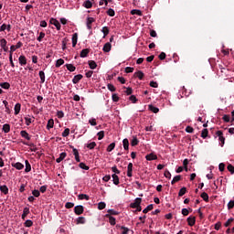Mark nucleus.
<instances>
[{"label":"nucleus","mask_w":234,"mask_h":234,"mask_svg":"<svg viewBox=\"0 0 234 234\" xmlns=\"http://www.w3.org/2000/svg\"><path fill=\"white\" fill-rule=\"evenodd\" d=\"M216 136L218 137L220 146L224 147V144H226V138L224 137V133H222V131L216 132Z\"/></svg>","instance_id":"obj_1"},{"label":"nucleus","mask_w":234,"mask_h":234,"mask_svg":"<svg viewBox=\"0 0 234 234\" xmlns=\"http://www.w3.org/2000/svg\"><path fill=\"white\" fill-rule=\"evenodd\" d=\"M49 23H50V25H54V27H56L57 30H61V24L59 23V21H58V19L50 18Z\"/></svg>","instance_id":"obj_2"},{"label":"nucleus","mask_w":234,"mask_h":234,"mask_svg":"<svg viewBox=\"0 0 234 234\" xmlns=\"http://www.w3.org/2000/svg\"><path fill=\"white\" fill-rule=\"evenodd\" d=\"M83 211H85V207L83 206L79 205L74 207L75 215H83Z\"/></svg>","instance_id":"obj_3"},{"label":"nucleus","mask_w":234,"mask_h":234,"mask_svg":"<svg viewBox=\"0 0 234 234\" xmlns=\"http://www.w3.org/2000/svg\"><path fill=\"white\" fill-rule=\"evenodd\" d=\"M140 204H142V197H137L135 198L133 203L130 204V207H132L133 209H136V207H138Z\"/></svg>","instance_id":"obj_4"},{"label":"nucleus","mask_w":234,"mask_h":234,"mask_svg":"<svg viewBox=\"0 0 234 234\" xmlns=\"http://www.w3.org/2000/svg\"><path fill=\"white\" fill-rule=\"evenodd\" d=\"M95 21H96V19H94V17L89 16V17L87 18L86 25H87L88 30H92V24H93Z\"/></svg>","instance_id":"obj_5"},{"label":"nucleus","mask_w":234,"mask_h":234,"mask_svg":"<svg viewBox=\"0 0 234 234\" xmlns=\"http://www.w3.org/2000/svg\"><path fill=\"white\" fill-rule=\"evenodd\" d=\"M81 80H83V75L81 74H78L76 76H74V78L72 79V83H74V85L80 83V81H81Z\"/></svg>","instance_id":"obj_6"},{"label":"nucleus","mask_w":234,"mask_h":234,"mask_svg":"<svg viewBox=\"0 0 234 234\" xmlns=\"http://www.w3.org/2000/svg\"><path fill=\"white\" fill-rule=\"evenodd\" d=\"M188 226L193 227L197 223V218L195 217H188L186 219Z\"/></svg>","instance_id":"obj_7"},{"label":"nucleus","mask_w":234,"mask_h":234,"mask_svg":"<svg viewBox=\"0 0 234 234\" xmlns=\"http://www.w3.org/2000/svg\"><path fill=\"white\" fill-rule=\"evenodd\" d=\"M219 70H221V74L228 75V72H229V69L226 67V65L219 64L218 65Z\"/></svg>","instance_id":"obj_8"},{"label":"nucleus","mask_w":234,"mask_h":234,"mask_svg":"<svg viewBox=\"0 0 234 234\" xmlns=\"http://www.w3.org/2000/svg\"><path fill=\"white\" fill-rule=\"evenodd\" d=\"M18 61H19V65H21V67H24V65H27V57H25V55H21L18 58Z\"/></svg>","instance_id":"obj_9"},{"label":"nucleus","mask_w":234,"mask_h":234,"mask_svg":"<svg viewBox=\"0 0 234 234\" xmlns=\"http://www.w3.org/2000/svg\"><path fill=\"white\" fill-rule=\"evenodd\" d=\"M111 48H112V45H111V42H107L104 44L102 50L103 52H111Z\"/></svg>","instance_id":"obj_10"},{"label":"nucleus","mask_w":234,"mask_h":234,"mask_svg":"<svg viewBox=\"0 0 234 234\" xmlns=\"http://www.w3.org/2000/svg\"><path fill=\"white\" fill-rule=\"evenodd\" d=\"M145 159L148 160V162H151L153 160H158V156L154 154H149L145 156Z\"/></svg>","instance_id":"obj_11"},{"label":"nucleus","mask_w":234,"mask_h":234,"mask_svg":"<svg viewBox=\"0 0 234 234\" xmlns=\"http://www.w3.org/2000/svg\"><path fill=\"white\" fill-rule=\"evenodd\" d=\"M65 158H67V153L63 152L59 154V157L56 159L57 164H60Z\"/></svg>","instance_id":"obj_12"},{"label":"nucleus","mask_w":234,"mask_h":234,"mask_svg":"<svg viewBox=\"0 0 234 234\" xmlns=\"http://www.w3.org/2000/svg\"><path fill=\"white\" fill-rule=\"evenodd\" d=\"M106 218H109V222L111 226H115L116 225V218L109 214H106Z\"/></svg>","instance_id":"obj_13"},{"label":"nucleus","mask_w":234,"mask_h":234,"mask_svg":"<svg viewBox=\"0 0 234 234\" xmlns=\"http://www.w3.org/2000/svg\"><path fill=\"white\" fill-rule=\"evenodd\" d=\"M90 52V49L89 48H84L80 51V58H87L89 56V53Z\"/></svg>","instance_id":"obj_14"},{"label":"nucleus","mask_w":234,"mask_h":234,"mask_svg":"<svg viewBox=\"0 0 234 234\" xmlns=\"http://www.w3.org/2000/svg\"><path fill=\"white\" fill-rule=\"evenodd\" d=\"M127 176H133V163H129L127 166Z\"/></svg>","instance_id":"obj_15"},{"label":"nucleus","mask_w":234,"mask_h":234,"mask_svg":"<svg viewBox=\"0 0 234 234\" xmlns=\"http://www.w3.org/2000/svg\"><path fill=\"white\" fill-rule=\"evenodd\" d=\"M73 149V154L75 156V160L76 162H81V160L80 159V152L78 151V149L72 147Z\"/></svg>","instance_id":"obj_16"},{"label":"nucleus","mask_w":234,"mask_h":234,"mask_svg":"<svg viewBox=\"0 0 234 234\" xmlns=\"http://www.w3.org/2000/svg\"><path fill=\"white\" fill-rule=\"evenodd\" d=\"M112 182L115 186H118L120 184V177L116 174H113L112 176Z\"/></svg>","instance_id":"obj_17"},{"label":"nucleus","mask_w":234,"mask_h":234,"mask_svg":"<svg viewBox=\"0 0 234 234\" xmlns=\"http://www.w3.org/2000/svg\"><path fill=\"white\" fill-rule=\"evenodd\" d=\"M149 111H151L152 112H154V114H157V112H160V109L154 107L153 104H150L148 106Z\"/></svg>","instance_id":"obj_18"},{"label":"nucleus","mask_w":234,"mask_h":234,"mask_svg":"<svg viewBox=\"0 0 234 234\" xmlns=\"http://www.w3.org/2000/svg\"><path fill=\"white\" fill-rule=\"evenodd\" d=\"M122 145L124 151H129V139L125 138L122 140Z\"/></svg>","instance_id":"obj_19"},{"label":"nucleus","mask_w":234,"mask_h":234,"mask_svg":"<svg viewBox=\"0 0 234 234\" xmlns=\"http://www.w3.org/2000/svg\"><path fill=\"white\" fill-rule=\"evenodd\" d=\"M138 144H140V141L138 140V138L136 136H133V140L131 141L132 147H136V145H138Z\"/></svg>","instance_id":"obj_20"},{"label":"nucleus","mask_w":234,"mask_h":234,"mask_svg":"<svg viewBox=\"0 0 234 234\" xmlns=\"http://www.w3.org/2000/svg\"><path fill=\"white\" fill-rule=\"evenodd\" d=\"M76 45H78V33L72 35V47H76Z\"/></svg>","instance_id":"obj_21"},{"label":"nucleus","mask_w":234,"mask_h":234,"mask_svg":"<svg viewBox=\"0 0 234 234\" xmlns=\"http://www.w3.org/2000/svg\"><path fill=\"white\" fill-rule=\"evenodd\" d=\"M54 127V119H49L48 121L47 129L48 131H50Z\"/></svg>","instance_id":"obj_22"},{"label":"nucleus","mask_w":234,"mask_h":234,"mask_svg":"<svg viewBox=\"0 0 234 234\" xmlns=\"http://www.w3.org/2000/svg\"><path fill=\"white\" fill-rule=\"evenodd\" d=\"M30 213V208L25 207L22 214V219L25 220L27 218V216Z\"/></svg>","instance_id":"obj_23"},{"label":"nucleus","mask_w":234,"mask_h":234,"mask_svg":"<svg viewBox=\"0 0 234 234\" xmlns=\"http://www.w3.org/2000/svg\"><path fill=\"white\" fill-rule=\"evenodd\" d=\"M20 135L22 136V138H25L26 140H30V135L25 130L20 132Z\"/></svg>","instance_id":"obj_24"},{"label":"nucleus","mask_w":234,"mask_h":234,"mask_svg":"<svg viewBox=\"0 0 234 234\" xmlns=\"http://www.w3.org/2000/svg\"><path fill=\"white\" fill-rule=\"evenodd\" d=\"M82 6H84V8H92V2H90V0H86Z\"/></svg>","instance_id":"obj_25"},{"label":"nucleus","mask_w":234,"mask_h":234,"mask_svg":"<svg viewBox=\"0 0 234 234\" xmlns=\"http://www.w3.org/2000/svg\"><path fill=\"white\" fill-rule=\"evenodd\" d=\"M1 193H4V195H8V186L6 185H3L0 186Z\"/></svg>","instance_id":"obj_26"},{"label":"nucleus","mask_w":234,"mask_h":234,"mask_svg":"<svg viewBox=\"0 0 234 234\" xmlns=\"http://www.w3.org/2000/svg\"><path fill=\"white\" fill-rule=\"evenodd\" d=\"M207 134H209V131H207V128L203 129L201 132V138L206 140V138H207Z\"/></svg>","instance_id":"obj_27"},{"label":"nucleus","mask_w":234,"mask_h":234,"mask_svg":"<svg viewBox=\"0 0 234 234\" xmlns=\"http://www.w3.org/2000/svg\"><path fill=\"white\" fill-rule=\"evenodd\" d=\"M32 171V165H30V163L28 162V160H26V169L25 172L26 173H30Z\"/></svg>","instance_id":"obj_28"},{"label":"nucleus","mask_w":234,"mask_h":234,"mask_svg":"<svg viewBox=\"0 0 234 234\" xmlns=\"http://www.w3.org/2000/svg\"><path fill=\"white\" fill-rule=\"evenodd\" d=\"M180 180H182V176H176L171 181L172 186H175V184H176V182H180Z\"/></svg>","instance_id":"obj_29"},{"label":"nucleus","mask_w":234,"mask_h":234,"mask_svg":"<svg viewBox=\"0 0 234 234\" xmlns=\"http://www.w3.org/2000/svg\"><path fill=\"white\" fill-rule=\"evenodd\" d=\"M79 200H90V197L87 194H80L78 196Z\"/></svg>","instance_id":"obj_30"},{"label":"nucleus","mask_w":234,"mask_h":234,"mask_svg":"<svg viewBox=\"0 0 234 234\" xmlns=\"http://www.w3.org/2000/svg\"><path fill=\"white\" fill-rule=\"evenodd\" d=\"M21 112V103H16L15 105V114L17 115Z\"/></svg>","instance_id":"obj_31"},{"label":"nucleus","mask_w":234,"mask_h":234,"mask_svg":"<svg viewBox=\"0 0 234 234\" xmlns=\"http://www.w3.org/2000/svg\"><path fill=\"white\" fill-rule=\"evenodd\" d=\"M89 67H90V69H91V70H94V69H96V67H98V64H96V61H94V60H90Z\"/></svg>","instance_id":"obj_32"},{"label":"nucleus","mask_w":234,"mask_h":234,"mask_svg":"<svg viewBox=\"0 0 234 234\" xmlns=\"http://www.w3.org/2000/svg\"><path fill=\"white\" fill-rule=\"evenodd\" d=\"M13 167L17 169L18 171H21V169H24L25 165L21 163H16L15 165H13Z\"/></svg>","instance_id":"obj_33"},{"label":"nucleus","mask_w":234,"mask_h":234,"mask_svg":"<svg viewBox=\"0 0 234 234\" xmlns=\"http://www.w3.org/2000/svg\"><path fill=\"white\" fill-rule=\"evenodd\" d=\"M2 131H4V133H10V124H8V123L4 124Z\"/></svg>","instance_id":"obj_34"},{"label":"nucleus","mask_w":234,"mask_h":234,"mask_svg":"<svg viewBox=\"0 0 234 234\" xmlns=\"http://www.w3.org/2000/svg\"><path fill=\"white\" fill-rule=\"evenodd\" d=\"M114 147H116V144L115 143H112L111 144H109V146L107 147L106 151L108 153H111V152L114 151Z\"/></svg>","instance_id":"obj_35"},{"label":"nucleus","mask_w":234,"mask_h":234,"mask_svg":"<svg viewBox=\"0 0 234 234\" xmlns=\"http://www.w3.org/2000/svg\"><path fill=\"white\" fill-rule=\"evenodd\" d=\"M153 207H154L153 204L148 205V206L143 210V213L147 214V213H149V211H153Z\"/></svg>","instance_id":"obj_36"},{"label":"nucleus","mask_w":234,"mask_h":234,"mask_svg":"<svg viewBox=\"0 0 234 234\" xmlns=\"http://www.w3.org/2000/svg\"><path fill=\"white\" fill-rule=\"evenodd\" d=\"M106 14L107 16H110V17H114V16H116V12H114V9L112 8L108 9Z\"/></svg>","instance_id":"obj_37"},{"label":"nucleus","mask_w":234,"mask_h":234,"mask_svg":"<svg viewBox=\"0 0 234 234\" xmlns=\"http://www.w3.org/2000/svg\"><path fill=\"white\" fill-rule=\"evenodd\" d=\"M201 198H203V200H204L205 202H209V196H208L207 193H206V192H203V193L201 194Z\"/></svg>","instance_id":"obj_38"},{"label":"nucleus","mask_w":234,"mask_h":234,"mask_svg":"<svg viewBox=\"0 0 234 234\" xmlns=\"http://www.w3.org/2000/svg\"><path fill=\"white\" fill-rule=\"evenodd\" d=\"M187 193V188L186 186L182 187L178 192V197H184V195Z\"/></svg>","instance_id":"obj_39"},{"label":"nucleus","mask_w":234,"mask_h":234,"mask_svg":"<svg viewBox=\"0 0 234 234\" xmlns=\"http://www.w3.org/2000/svg\"><path fill=\"white\" fill-rule=\"evenodd\" d=\"M24 226L26 228H32V226H34V222L30 219L26 220V222L24 223Z\"/></svg>","instance_id":"obj_40"},{"label":"nucleus","mask_w":234,"mask_h":234,"mask_svg":"<svg viewBox=\"0 0 234 234\" xmlns=\"http://www.w3.org/2000/svg\"><path fill=\"white\" fill-rule=\"evenodd\" d=\"M66 68L69 70V72H74L76 70V67L72 64H66Z\"/></svg>","instance_id":"obj_41"},{"label":"nucleus","mask_w":234,"mask_h":234,"mask_svg":"<svg viewBox=\"0 0 234 234\" xmlns=\"http://www.w3.org/2000/svg\"><path fill=\"white\" fill-rule=\"evenodd\" d=\"M0 87L2 89H5L7 90L8 89H10V83H8V82H1L0 83Z\"/></svg>","instance_id":"obj_42"},{"label":"nucleus","mask_w":234,"mask_h":234,"mask_svg":"<svg viewBox=\"0 0 234 234\" xmlns=\"http://www.w3.org/2000/svg\"><path fill=\"white\" fill-rule=\"evenodd\" d=\"M38 75L40 78V82L45 83V71H43V70L39 71Z\"/></svg>","instance_id":"obj_43"},{"label":"nucleus","mask_w":234,"mask_h":234,"mask_svg":"<svg viewBox=\"0 0 234 234\" xmlns=\"http://www.w3.org/2000/svg\"><path fill=\"white\" fill-rule=\"evenodd\" d=\"M134 76H136V78H138L139 80H144V72L139 70V71L134 73Z\"/></svg>","instance_id":"obj_44"},{"label":"nucleus","mask_w":234,"mask_h":234,"mask_svg":"<svg viewBox=\"0 0 234 234\" xmlns=\"http://www.w3.org/2000/svg\"><path fill=\"white\" fill-rule=\"evenodd\" d=\"M98 136V140H103V138H105V132L104 131H101L97 133Z\"/></svg>","instance_id":"obj_45"},{"label":"nucleus","mask_w":234,"mask_h":234,"mask_svg":"<svg viewBox=\"0 0 234 234\" xmlns=\"http://www.w3.org/2000/svg\"><path fill=\"white\" fill-rule=\"evenodd\" d=\"M119 228H120V229L122 230V234H129V231H130L129 228L123 227V226H122V227L119 226Z\"/></svg>","instance_id":"obj_46"},{"label":"nucleus","mask_w":234,"mask_h":234,"mask_svg":"<svg viewBox=\"0 0 234 234\" xmlns=\"http://www.w3.org/2000/svg\"><path fill=\"white\" fill-rule=\"evenodd\" d=\"M65 63V60H63V58H58L57 61H56V65L55 67L57 68H59L61 65H63Z\"/></svg>","instance_id":"obj_47"},{"label":"nucleus","mask_w":234,"mask_h":234,"mask_svg":"<svg viewBox=\"0 0 234 234\" xmlns=\"http://www.w3.org/2000/svg\"><path fill=\"white\" fill-rule=\"evenodd\" d=\"M69 134H70V129L66 128L63 133H62V136L63 138H67V136H69Z\"/></svg>","instance_id":"obj_48"},{"label":"nucleus","mask_w":234,"mask_h":234,"mask_svg":"<svg viewBox=\"0 0 234 234\" xmlns=\"http://www.w3.org/2000/svg\"><path fill=\"white\" fill-rule=\"evenodd\" d=\"M86 147H87L88 149H90V150L94 149V147H96V142H91V143L88 144L86 145Z\"/></svg>","instance_id":"obj_49"},{"label":"nucleus","mask_w":234,"mask_h":234,"mask_svg":"<svg viewBox=\"0 0 234 234\" xmlns=\"http://www.w3.org/2000/svg\"><path fill=\"white\" fill-rule=\"evenodd\" d=\"M106 207H107V204H105V202H100L98 204V209H100V210L105 209Z\"/></svg>","instance_id":"obj_50"},{"label":"nucleus","mask_w":234,"mask_h":234,"mask_svg":"<svg viewBox=\"0 0 234 234\" xmlns=\"http://www.w3.org/2000/svg\"><path fill=\"white\" fill-rule=\"evenodd\" d=\"M131 14H132V16H134V15L142 16V11H140L138 9H133V10L131 11Z\"/></svg>","instance_id":"obj_51"},{"label":"nucleus","mask_w":234,"mask_h":234,"mask_svg":"<svg viewBox=\"0 0 234 234\" xmlns=\"http://www.w3.org/2000/svg\"><path fill=\"white\" fill-rule=\"evenodd\" d=\"M79 167H80V169H84V171H89L90 169L85 163H80Z\"/></svg>","instance_id":"obj_52"},{"label":"nucleus","mask_w":234,"mask_h":234,"mask_svg":"<svg viewBox=\"0 0 234 234\" xmlns=\"http://www.w3.org/2000/svg\"><path fill=\"white\" fill-rule=\"evenodd\" d=\"M101 32H102V34H104V37L106 36H109V27H103L102 29H101Z\"/></svg>","instance_id":"obj_53"},{"label":"nucleus","mask_w":234,"mask_h":234,"mask_svg":"<svg viewBox=\"0 0 234 234\" xmlns=\"http://www.w3.org/2000/svg\"><path fill=\"white\" fill-rule=\"evenodd\" d=\"M65 207H66V209H72V207H74V203H72V202H67V203L65 204Z\"/></svg>","instance_id":"obj_54"},{"label":"nucleus","mask_w":234,"mask_h":234,"mask_svg":"<svg viewBox=\"0 0 234 234\" xmlns=\"http://www.w3.org/2000/svg\"><path fill=\"white\" fill-rule=\"evenodd\" d=\"M107 87H108V90H110L111 92H115L116 91V87H114V85L108 84Z\"/></svg>","instance_id":"obj_55"},{"label":"nucleus","mask_w":234,"mask_h":234,"mask_svg":"<svg viewBox=\"0 0 234 234\" xmlns=\"http://www.w3.org/2000/svg\"><path fill=\"white\" fill-rule=\"evenodd\" d=\"M6 44H7L6 39L5 38L0 39V47H2V48L6 47Z\"/></svg>","instance_id":"obj_56"},{"label":"nucleus","mask_w":234,"mask_h":234,"mask_svg":"<svg viewBox=\"0 0 234 234\" xmlns=\"http://www.w3.org/2000/svg\"><path fill=\"white\" fill-rule=\"evenodd\" d=\"M227 169H228V171H229V173H230L231 175H234V166H233L232 165H229L227 166Z\"/></svg>","instance_id":"obj_57"},{"label":"nucleus","mask_w":234,"mask_h":234,"mask_svg":"<svg viewBox=\"0 0 234 234\" xmlns=\"http://www.w3.org/2000/svg\"><path fill=\"white\" fill-rule=\"evenodd\" d=\"M45 37V33L44 32H40L39 36L37 37V41L42 42L43 38Z\"/></svg>","instance_id":"obj_58"},{"label":"nucleus","mask_w":234,"mask_h":234,"mask_svg":"<svg viewBox=\"0 0 234 234\" xmlns=\"http://www.w3.org/2000/svg\"><path fill=\"white\" fill-rule=\"evenodd\" d=\"M85 218L83 217H80L77 218V224H84Z\"/></svg>","instance_id":"obj_59"},{"label":"nucleus","mask_w":234,"mask_h":234,"mask_svg":"<svg viewBox=\"0 0 234 234\" xmlns=\"http://www.w3.org/2000/svg\"><path fill=\"white\" fill-rule=\"evenodd\" d=\"M234 208V200H230L228 203V209H233Z\"/></svg>","instance_id":"obj_60"},{"label":"nucleus","mask_w":234,"mask_h":234,"mask_svg":"<svg viewBox=\"0 0 234 234\" xmlns=\"http://www.w3.org/2000/svg\"><path fill=\"white\" fill-rule=\"evenodd\" d=\"M32 195L37 198L41 195V193L39 192V190L35 189L32 191Z\"/></svg>","instance_id":"obj_61"},{"label":"nucleus","mask_w":234,"mask_h":234,"mask_svg":"<svg viewBox=\"0 0 234 234\" xmlns=\"http://www.w3.org/2000/svg\"><path fill=\"white\" fill-rule=\"evenodd\" d=\"M218 169L222 173L224 169H226V165L224 163H220L218 165Z\"/></svg>","instance_id":"obj_62"},{"label":"nucleus","mask_w":234,"mask_h":234,"mask_svg":"<svg viewBox=\"0 0 234 234\" xmlns=\"http://www.w3.org/2000/svg\"><path fill=\"white\" fill-rule=\"evenodd\" d=\"M165 178H168L169 180H171V172H169V170H165Z\"/></svg>","instance_id":"obj_63"},{"label":"nucleus","mask_w":234,"mask_h":234,"mask_svg":"<svg viewBox=\"0 0 234 234\" xmlns=\"http://www.w3.org/2000/svg\"><path fill=\"white\" fill-rule=\"evenodd\" d=\"M109 215H119L118 211L114 210V209H109L108 210Z\"/></svg>","instance_id":"obj_64"}]
</instances>
